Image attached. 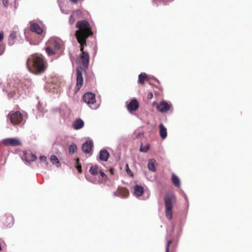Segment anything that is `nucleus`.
I'll return each mask as SVG.
<instances>
[{"mask_svg":"<svg viewBox=\"0 0 252 252\" xmlns=\"http://www.w3.org/2000/svg\"><path fill=\"white\" fill-rule=\"evenodd\" d=\"M29 70L35 74L43 73L46 69V62L41 55L36 54L30 56L27 60Z\"/></svg>","mask_w":252,"mask_h":252,"instance_id":"1","label":"nucleus"},{"mask_svg":"<svg viewBox=\"0 0 252 252\" xmlns=\"http://www.w3.org/2000/svg\"><path fill=\"white\" fill-rule=\"evenodd\" d=\"M25 87L23 83L19 81H11L6 88L9 98L17 97L22 94Z\"/></svg>","mask_w":252,"mask_h":252,"instance_id":"2","label":"nucleus"},{"mask_svg":"<svg viewBox=\"0 0 252 252\" xmlns=\"http://www.w3.org/2000/svg\"><path fill=\"white\" fill-rule=\"evenodd\" d=\"M78 30L75 32L76 37L88 38L93 35L90 24L86 20L78 21L76 24Z\"/></svg>","mask_w":252,"mask_h":252,"instance_id":"3","label":"nucleus"},{"mask_svg":"<svg viewBox=\"0 0 252 252\" xmlns=\"http://www.w3.org/2000/svg\"><path fill=\"white\" fill-rule=\"evenodd\" d=\"M164 200L166 217L168 220H171L173 206L176 203L175 195L172 193H167L164 196Z\"/></svg>","mask_w":252,"mask_h":252,"instance_id":"4","label":"nucleus"},{"mask_svg":"<svg viewBox=\"0 0 252 252\" xmlns=\"http://www.w3.org/2000/svg\"><path fill=\"white\" fill-rule=\"evenodd\" d=\"M50 46H47L46 52L49 56L54 55L56 51L62 49L63 44L61 41L55 39H51L49 41Z\"/></svg>","mask_w":252,"mask_h":252,"instance_id":"5","label":"nucleus"},{"mask_svg":"<svg viewBox=\"0 0 252 252\" xmlns=\"http://www.w3.org/2000/svg\"><path fill=\"white\" fill-rule=\"evenodd\" d=\"M82 99L83 101L92 109H96L98 108V104L96 103L94 94L91 92L86 93L83 95Z\"/></svg>","mask_w":252,"mask_h":252,"instance_id":"6","label":"nucleus"},{"mask_svg":"<svg viewBox=\"0 0 252 252\" xmlns=\"http://www.w3.org/2000/svg\"><path fill=\"white\" fill-rule=\"evenodd\" d=\"M8 117L9 118L11 123L13 125L20 124L23 119V115L19 111L11 112L8 114Z\"/></svg>","mask_w":252,"mask_h":252,"instance_id":"7","label":"nucleus"},{"mask_svg":"<svg viewBox=\"0 0 252 252\" xmlns=\"http://www.w3.org/2000/svg\"><path fill=\"white\" fill-rule=\"evenodd\" d=\"M81 68L85 69L88 68L90 62V56L88 52H81L80 55Z\"/></svg>","mask_w":252,"mask_h":252,"instance_id":"8","label":"nucleus"},{"mask_svg":"<svg viewBox=\"0 0 252 252\" xmlns=\"http://www.w3.org/2000/svg\"><path fill=\"white\" fill-rule=\"evenodd\" d=\"M3 143L5 146H17L22 144L20 140L16 138H9L3 140Z\"/></svg>","mask_w":252,"mask_h":252,"instance_id":"9","label":"nucleus"},{"mask_svg":"<svg viewBox=\"0 0 252 252\" xmlns=\"http://www.w3.org/2000/svg\"><path fill=\"white\" fill-rule=\"evenodd\" d=\"M171 107L172 104L165 101L160 102L157 106L158 110L161 113H164L169 111Z\"/></svg>","mask_w":252,"mask_h":252,"instance_id":"10","label":"nucleus"},{"mask_svg":"<svg viewBox=\"0 0 252 252\" xmlns=\"http://www.w3.org/2000/svg\"><path fill=\"white\" fill-rule=\"evenodd\" d=\"M83 84V78L82 71L78 68L76 70V91H78Z\"/></svg>","mask_w":252,"mask_h":252,"instance_id":"11","label":"nucleus"},{"mask_svg":"<svg viewBox=\"0 0 252 252\" xmlns=\"http://www.w3.org/2000/svg\"><path fill=\"white\" fill-rule=\"evenodd\" d=\"M2 223L6 227H11L14 224V219L11 215L4 216L2 219Z\"/></svg>","mask_w":252,"mask_h":252,"instance_id":"12","label":"nucleus"},{"mask_svg":"<svg viewBox=\"0 0 252 252\" xmlns=\"http://www.w3.org/2000/svg\"><path fill=\"white\" fill-rule=\"evenodd\" d=\"M139 108V103L136 99H132L127 105V109L129 112L136 111Z\"/></svg>","mask_w":252,"mask_h":252,"instance_id":"13","label":"nucleus"},{"mask_svg":"<svg viewBox=\"0 0 252 252\" xmlns=\"http://www.w3.org/2000/svg\"><path fill=\"white\" fill-rule=\"evenodd\" d=\"M114 194L123 197H126L129 195V191L125 188H119L114 192Z\"/></svg>","mask_w":252,"mask_h":252,"instance_id":"14","label":"nucleus"},{"mask_svg":"<svg viewBox=\"0 0 252 252\" xmlns=\"http://www.w3.org/2000/svg\"><path fill=\"white\" fill-rule=\"evenodd\" d=\"M93 146V142L91 141H86L82 146V150L85 153H90Z\"/></svg>","mask_w":252,"mask_h":252,"instance_id":"15","label":"nucleus"},{"mask_svg":"<svg viewBox=\"0 0 252 252\" xmlns=\"http://www.w3.org/2000/svg\"><path fill=\"white\" fill-rule=\"evenodd\" d=\"M18 33L17 32L12 31L9 36L8 42L9 45H13L18 37Z\"/></svg>","mask_w":252,"mask_h":252,"instance_id":"16","label":"nucleus"},{"mask_svg":"<svg viewBox=\"0 0 252 252\" xmlns=\"http://www.w3.org/2000/svg\"><path fill=\"white\" fill-rule=\"evenodd\" d=\"M31 30L38 34H41L43 32L42 28L36 23L31 24Z\"/></svg>","mask_w":252,"mask_h":252,"instance_id":"17","label":"nucleus"},{"mask_svg":"<svg viewBox=\"0 0 252 252\" xmlns=\"http://www.w3.org/2000/svg\"><path fill=\"white\" fill-rule=\"evenodd\" d=\"M24 158L27 162L33 161L36 159V157L33 154L30 152L24 153Z\"/></svg>","mask_w":252,"mask_h":252,"instance_id":"18","label":"nucleus"},{"mask_svg":"<svg viewBox=\"0 0 252 252\" xmlns=\"http://www.w3.org/2000/svg\"><path fill=\"white\" fill-rule=\"evenodd\" d=\"M78 43L80 45V51L81 52H84V47L87 45V39L88 38H85L84 37H76Z\"/></svg>","mask_w":252,"mask_h":252,"instance_id":"19","label":"nucleus"},{"mask_svg":"<svg viewBox=\"0 0 252 252\" xmlns=\"http://www.w3.org/2000/svg\"><path fill=\"white\" fill-rule=\"evenodd\" d=\"M84 126V123L81 119H77L73 124V127L76 130L82 128Z\"/></svg>","mask_w":252,"mask_h":252,"instance_id":"20","label":"nucleus"},{"mask_svg":"<svg viewBox=\"0 0 252 252\" xmlns=\"http://www.w3.org/2000/svg\"><path fill=\"white\" fill-rule=\"evenodd\" d=\"M134 193L137 197L142 196L144 193L143 187L138 185H135L134 188Z\"/></svg>","mask_w":252,"mask_h":252,"instance_id":"21","label":"nucleus"},{"mask_svg":"<svg viewBox=\"0 0 252 252\" xmlns=\"http://www.w3.org/2000/svg\"><path fill=\"white\" fill-rule=\"evenodd\" d=\"M109 157V154L108 151L103 149L100 151L99 153V158L100 160L106 161L108 160Z\"/></svg>","mask_w":252,"mask_h":252,"instance_id":"22","label":"nucleus"},{"mask_svg":"<svg viewBox=\"0 0 252 252\" xmlns=\"http://www.w3.org/2000/svg\"><path fill=\"white\" fill-rule=\"evenodd\" d=\"M159 128L160 136L164 139L167 136V129L162 124L159 125Z\"/></svg>","mask_w":252,"mask_h":252,"instance_id":"23","label":"nucleus"},{"mask_svg":"<svg viewBox=\"0 0 252 252\" xmlns=\"http://www.w3.org/2000/svg\"><path fill=\"white\" fill-rule=\"evenodd\" d=\"M156 160L155 159H150L148 161V168L149 170L155 172L156 171Z\"/></svg>","mask_w":252,"mask_h":252,"instance_id":"24","label":"nucleus"},{"mask_svg":"<svg viewBox=\"0 0 252 252\" xmlns=\"http://www.w3.org/2000/svg\"><path fill=\"white\" fill-rule=\"evenodd\" d=\"M148 76L145 73H141L138 76V83L140 84H144L146 81H148Z\"/></svg>","mask_w":252,"mask_h":252,"instance_id":"25","label":"nucleus"},{"mask_svg":"<svg viewBox=\"0 0 252 252\" xmlns=\"http://www.w3.org/2000/svg\"><path fill=\"white\" fill-rule=\"evenodd\" d=\"M171 180L172 181V183L173 185L179 188L180 187L181 184H180V180L178 177L176 176L174 173H172V178Z\"/></svg>","mask_w":252,"mask_h":252,"instance_id":"26","label":"nucleus"},{"mask_svg":"<svg viewBox=\"0 0 252 252\" xmlns=\"http://www.w3.org/2000/svg\"><path fill=\"white\" fill-rule=\"evenodd\" d=\"M50 160L53 164H56L57 167H59L61 166V164L58 158L55 156L52 155L50 157Z\"/></svg>","mask_w":252,"mask_h":252,"instance_id":"27","label":"nucleus"},{"mask_svg":"<svg viewBox=\"0 0 252 252\" xmlns=\"http://www.w3.org/2000/svg\"><path fill=\"white\" fill-rule=\"evenodd\" d=\"M89 172L93 175H96L98 173V167L96 165L91 166Z\"/></svg>","mask_w":252,"mask_h":252,"instance_id":"28","label":"nucleus"},{"mask_svg":"<svg viewBox=\"0 0 252 252\" xmlns=\"http://www.w3.org/2000/svg\"><path fill=\"white\" fill-rule=\"evenodd\" d=\"M68 150L69 153L73 154L77 151V147L75 144L70 145L68 147Z\"/></svg>","mask_w":252,"mask_h":252,"instance_id":"29","label":"nucleus"},{"mask_svg":"<svg viewBox=\"0 0 252 252\" xmlns=\"http://www.w3.org/2000/svg\"><path fill=\"white\" fill-rule=\"evenodd\" d=\"M149 148L150 146L149 145H146L144 147L141 145L140 148V151L141 152H147L149 150Z\"/></svg>","mask_w":252,"mask_h":252,"instance_id":"30","label":"nucleus"},{"mask_svg":"<svg viewBox=\"0 0 252 252\" xmlns=\"http://www.w3.org/2000/svg\"><path fill=\"white\" fill-rule=\"evenodd\" d=\"M172 240H170L167 242V244L166 245L165 252H169L170 246L172 244Z\"/></svg>","mask_w":252,"mask_h":252,"instance_id":"31","label":"nucleus"},{"mask_svg":"<svg viewBox=\"0 0 252 252\" xmlns=\"http://www.w3.org/2000/svg\"><path fill=\"white\" fill-rule=\"evenodd\" d=\"M126 172L130 176L133 177V174L130 169L129 168L128 164H126Z\"/></svg>","mask_w":252,"mask_h":252,"instance_id":"32","label":"nucleus"},{"mask_svg":"<svg viewBox=\"0 0 252 252\" xmlns=\"http://www.w3.org/2000/svg\"><path fill=\"white\" fill-rule=\"evenodd\" d=\"M76 168L79 173L82 172V167H81V165L80 164V163H78L76 164Z\"/></svg>","mask_w":252,"mask_h":252,"instance_id":"33","label":"nucleus"},{"mask_svg":"<svg viewBox=\"0 0 252 252\" xmlns=\"http://www.w3.org/2000/svg\"><path fill=\"white\" fill-rule=\"evenodd\" d=\"M2 4L5 7H7L8 5V0H2Z\"/></svg>","mask_w":252,"mask_h":252,"instance_id":"34","label":"nucleus"},{"mask_svg":"<svg viewBox=\"0 0 252 252\" xmlns=\"http://www.w3.org/2000/svg\"><path fill=\"white\" fill-rule=\"evenodd\" d=\"M153 93L152 92L148 93V94H147V98L149 99H151L153 98Z\"/></svg>","mask_w":252,"mask_h":252,"instance_id":"35","label":"nucleus"},{"mask_svg":"<svg viewBox=\"0 0 252 252\" xmlns=\"http://www.w3.org/2000/svg\"><path fill=\"white\" fill-rule=\"evenodd\" d=\"M100 174L102 177L106 179L107 178V175L102 171H100Z\"/></svg>","mask_w":252,"mask_h":252,"instance_id":"36","label":"nucleus"},{"mask_svg":"<svg viewBox=\"0 0 252 252\" xmlns=\"http://www.w3.org/2000/svg\"><path fill=\"white\" fill-rule=\"evenodd\" d=\"M176 249V245H172L171 246V252H175Z\"/></svg>","mask_w":252,"mask_h":252,"instance_id":"37","label":"nucleus"},{"mask_svg":"<svg viewBox=\"0 0 252 252\" xmlns=\"http://www.w3.org/2000/svg\"><path fill=\"white\" fill-rule=\"evenodd\" d=\"M47 158L45 156H40V159L42 161H45L46 160Z\"/></svg>","mask_w":252,"mask_h":252,"instance_id":"38","label":"nucleus"},{"mask_svg":"<svg viewBox=\"0 0 252 252\" xmlns=\"http://www.w3.org/2000/svg\"><path fill=\"white\" fill-rule=\"evenodd\" d=\"M3 38V33L2 32H0V41H1Z\"/></svg>","mask_w":252,"mask_h":252,"instance_id":"39","label":"nucleus"},{"mask_svg":"<svg viewBox=\"0 0 252 252\" xmlns=\"http://www.w3.org/2000/svg\"><path fill=\"white\" fill-rule=\"evenodd\" d=\"M109 171L111 173V175H113L114 174V169L113 168H110V170H109Z\"/></svg>","mask_w":252,"mask_h":252,"instance_id":"40","label":"nucleus"},{"mask_svg":"<svg viewBox=\"0 0 252 252\" xmlns=\"http://www.w3.org/2000/svg\"><path fill=\"white\" fill-rule=\"evenodd\" d=\"M73 3H77L79 0H70Z\"/></svg>","mask_w":252,"mask_h":252,"instance_id":"41","label":"nucleus"},{"mask_svg":"<svg viewBox=\"0 0 252 252\" xmlns=\"http://www.w3.org/2000/svg\"><path fill=\"white\" fill-rule=\"evenodd\" d=\"M76 163H79V158H77L76 159Z\"/></svg>","mask_w":252,"mask_h":252,"instance_id":"42","label":"nucleus"}]
</instances>
